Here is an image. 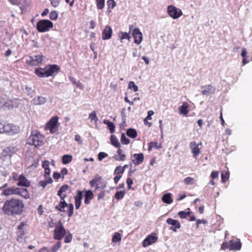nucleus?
I'll return each instance as SVG.
<instances>
[{
    "mask_svg": "<svg viewBox=\"0 0 252 252\" xmlns=\"http://www.w3.org/2000/svg\"><path fill=\"white\" fill-rule=\"evenodd\" d=\"M24 206V203L22 200L11 199L5 202L2 209L8 215H18L22 213Z\"/></svg>",
    "mask_w": 252,
    "mask_h": 252,
    "instance_id": "f257e3e1",
    "label": "nucleus"
},
{
    "mask_svg": "<svg viewBox=\"0 0 252 252\" xmlns=\"http://www.w3.org/2000/svg\"><path fill=\"white\" fill-rule=\"evenodd\" d=\"M60 70V67L56 64H48L44 68H38L34 70L35 74L39 77H48L53 76Z\"/></svg>",
    "mask_w": 252,
    "mask_h": 252,
    "instance_id": "f03ea898",
    "label": "nucleus"
},
{
    "mask_svg": "<svg viewBox=\"0 0 252 252\" xmlns=\"http://www.w3.org/2000/svg\"><path fill=\"white\" fill-rule=\"evenodd\" d=\"M44 142V137L37 131L32 132L30 136L27 140V144L34 145L35 147L42 146Z\"/></svg>",
    "mask_w": 252,
    "mask_h": 252,
    "instance_id": "7ed1b4c3",
    "label": "nucleus"
},
{
    "mask_svg": "<svg viewBox=\"0 0 252 252\" xmlns=\"http://www.w3.org/2000/svg\"><path fill=\"white\" fill-rule=\"evenodd\" d=\"M2 194L5 196L11 194H19L25 198L29 197V195L26 189H19L18 188L12 187L4 189Z\"/></svg>",
    "mask_w": 252,
    "mask_h": 252,
    "instance_id": "20e7f679",
    "label": "nucleus"
},
{
    "mask_svg": "<svg viewBox=\"0 0 252 252\" xmlns=\"http://www.w3.org/2000/svg\"><path fill=\"white\" fill-rule=\"evenodd\" d=\"M19 129L16 126L5 123H0V133H5L9 135H12L17 133Z\"/></svg>",
    "mask_w": 252,
    "mask_h": 252,
    "instance_id": "39448f33",
    "label": "nucleus"
},
{
    "mask_svg": "<svg viewBox=\"0 0 252 252\" xmlns=\"http://www.w3.org/2000/svg\"><path fill=\"white\" fill-rule=\"evenodd\" d=\"M89 184L92 187H95V190L103 189L106 187V183L98 175H96L94 178L90 181Z\"/></svg>",
    "mask_w": 252,
    "mask_h": 252,
    "instance_id": "423d86ee",
    "label": "nucleus"
},
{
    "mask_svg": "<svg viewBox=\"0 0 252 252\" xmlns=\"http://www.w3.org/2000/svg\"><path fill=\"white\" fill-rule=\"evenodd\" d=\"M53 27V23L50 20L46 19L39 20L36 24V29L40 32H48Z\"/></svg>",
    "mask_w": 252,
    "mask_h": 252,
    "instance_id": "0eeeda50",
    "label": "nucleus"
},
{
    "mask_svg": "<svg viewBox=\"0 0 252 252\" xmlns=\"http://www.w3.org/2000/svg\"><path fill=\"white\" fill-rule=\"evenodd\" d=\"M66 231L61 220H59L55 225L54 230V238L56 240H61L65 235Z\"/></svg>",
    "mask_w": 252,
    "mask_h": 252,
    "instance_id": "6e6552de",
    "label": "nucleus"
},
{
    "mask_svg": "<svg viewBox=\"0 0 252 252\" xmlns=\"http://www.w3.org/2000/svg\"><path fill=\"white\" fill-rule=\"evenodd\" d=\"M17 148L14 146H9L2 150L0 154V158L3 160L10 161L12 156L16 153Z\"/></svg>",
    "mask_w": 252,
    "mask_h": 252,
    "instance_id": "1a4fd4ad",
    "label": "nucleus"
},
{
    "mask_svg": "<svg viewBox=\"0 0 252 252\" xmlns=\"http://www.w3.org/2000/svg\"><path fill=\"white\" fill-rule=\"evenodd\" d=\"M167 11L169 15L174 19L178 18L182 15V10L173 5L169 6Z\"/></svg>",
    "mask_w": 252,
    "mask_h": 252,
    "instance_id": "9d476101",
    "label": "nucleus"
},
{
    "mask_svg": "<svg viewBox=\"0 0 252 252\" xmlns=\"http://www.w3.org/2000/svg\"><path fill=\"white\" fill-rule=\"evenodd\" d=\"M202 145V143H197L195 141H192L189 144V148L191 150V152L193 154V157L194 158L196 157L200 154V148L199 146Z\"/></svg>",
    "mask_w": 252,
    "mask_h": 252,
    "instance_id": "9b49d317",
    "label": "nucleus"
},
{
    "mask_svg": "<svg viewBox=\"0 0 252 252\" xmlns=\"http://www.w3.org/2000/svg\"><path fill=\"white\" fill-rule=\"evenodd\" d=\"M59 118L57 116H55L51 118L46 124V128L49 129L50 132L53 133L55 132L54 128L56 127Z\"/></svg>",
    "mask_w": 252,
    "mask_h": 252,
    "instance_id": "f8f14e48",
    "label": "nucleus"
},
{
    "mask_svg": "<svg viewBox=\"0 0 252 252\" xmlns=\"http://www.w3.org/2000/svg\"><path fill=\"white\" fill-rule=\"evenodd\" d=\"M166 221L167 223L172 225L169 228V229L174 232H176L178 229L181 228L180 223L176 220L172 219V218H168L166 220Z\"/></svg>",
    "mask_w": 252,
    "mask_h": 252,
    "instance_id": "ddd939ff",
    "label": "nucleus"
},
{
    "mask_svg": "<svg viewBox=\"0 0 252 252\" xmlns=\"http://www.w3.org/2000/svg\"><path fill=\"white\" fill-rule=\"evenodd\" d=\"M158 240V237L155 234H151L146 237L143 241L142 246L144 247H148L152 244L156 242Z\"/></svg>",
    "mask_w": 252,
    "mask_h": 252,
    "instance_id": "4468645a",
    "label": "nucleus"
},
{
    "mask_svg": "<svg viewBox=\"0 0 252 252\" xmlns=\"http://www.w3.org/2000/svg\"><path fill=\"white\" fill-rule=\"evenodd\" d=\"M201 88L202 89L201 92V94L207 96H209L210 94H214L216 90L215 88L211 85L202 86Z\"/></svg>",
    "mask_w": 252,
    "mask_h": 252,
    "instance_id": "2eb2a0df",
    "label": "nucleus"
},
{
    "mask_svg": "<svg viewBox=\"0 0 252 252\" xmlns=\"http://www.w3.org/2000/svg\"><path fill=\"white\" fill-rule=\"evenodd\" d=\"M132 36L134 39V43L139 44L142 41L143 36L139 28H135L132 32Z\"/></svg>",
    "mask_w": 252,
    "mask_h": 252,
    "instance_id": "dca6fc26",
    "label": "nucleus"
},
{
    "mask_svg": "<svg viewBox=\"0 0 252 252\" xmlns=\"http://www.w3.org/2000/svg\"><path fill=\"white\" fill-rule=\"evenodd\" d=\"M229 250L230 251H239L241 248V243L240 239H237L236 240H231L229 241Z\"/></svg>",
    "mask_w": 252,
    "mask_h": 252,
    "instance_id": "f3484780",
    "label": "nucleus"
},
{
    "mask_svg": "<svg viewBox=\"0 0 252 252\" xmlns=\"http://www.w3.org/2000/svg\"><path fill=\"white\" fill-rule=\"evenodd\" d=\"M133 158L131 163H130L131 167L132 163L136 165L141 164L144 160V155L143 153L134 154L133 155Z\"/></svg>",
    "mask_w": 252,
    "mask_h": 252,
    "instance_id": "a211bd4d",
    "label": "nucleus"
},
{
    "mask_svg": "<svg viewBox=\"0 0 252 252\" xmlns=\"http://www.w3.org/2000/svg\"><path fill=\"white\" fill-rule=\"evenodd\" d=\"M112 34V30L109 26H106L102 33V38L103 40L110 39Z\"/></svg>",
    "mask_w": 252,
    "mask_h": 252,
    "instance_id": "6ab92c4d",
    "label": "nucleus"
},
{
    "mask_svg": "<svg viewBox=\"0 0 252 252\" xmlns=\"http://www.w3.org/2000/svg\"><path fill=\"white\" fill-rule=\"evenodd\" d=\"M47 101V98L41 95L35 97L32 100V103L35 105H40L45 104Z\"/></svg>",
    "mask_w": 252,
    "mask_h": 252,
    "instance_id": "aec40b11",
    "label": "nucleus"
},
{
    "mask_svg": "<svg viewBox=\"0 0 252 252\" xmlns=\"http://www.w3.org/2000/svg\"><path fill=\"white\" fill-rule=\"evenodd\" d=\"M18 182L17 185L19 186H23L28 187L30 185V182L26 179V178L22 175H21L18 178Z\"/></svg>",
    "mask_w": 252,
    "mask_h": 252,
    "instance_id": "412c9836",
    "label": "nucleus"
},
{
    "mask_svg": "<svg viewBox=\"0 0 252 252\" xmlns=\"http://www.w3.org/2000/svg\"><path fill=\"white\" fill-rule=\"evenodd\" d=\"M82 195L83 192L81 190H79L78 191L77 194L74 197L75 205L76 209H78L80 207Z\"/></svg>",
    "mask_w": 252,
    "mask_h": 252,
    "instance_id": "4be33fe9",
    "label": "nucleus"
},
{
    "mask_svg": "<svg viewBox=\"0 0 252 252\" xmlns=\"http://www.w3.org/2000/svg\"><path fill=\"white\" fill-rule=\"evenodd\" d=\"M49 161L46 160L43 161L42 164V167L44 168V177L45 179L51 178L50 177V169L49 167Z\"/></svg>",
    "mask_w": 252,
    "mask_h": 252,
    "instance_id": "5701e85b",
    "label": "nucleus"
},
{
    "mask_svg": "<svg viewBox=\"0 0 252 252\" xmlns=\"http://www.w3.org/2000/svg\"><path fill=\"white\" fill-rule=\"evenodd\" d=\"M94 194L91 190H88L85 192L84 203L86 204L90 203V201L94 197Z\"/></svg>",
    "mask_w": 252,
    "mask_h": 252,
    "instance_id": "b1692460",
    "label": "nucleus"
},
{
    "mask_svg": "<svg viewBox=\"0 0 252 252\" xmlns=\"http://www.w3.org/2000/svg\"><path fill=\"white\" fill-rule=\"evenodd\" d=\"M189 105L187 102H184L181 106H180L179 108L180 112L181 114L184 115H187L189 113Z\"/></svg>",
    "mask_w": 252,
    "mask_h": 252,
    "instance_id": "393cba45",
    "label": "nucleus"
},
{
    "mask_svg": "<svg viewBox=\"0 0 252 252\" xmlns=\"http://www.w3.org/2000/svg\"><path fill=\"white\" fill-rule=\"evenodd\" d=\"M162 201L166 204H171L173 202V200L170 193H166L164 194L162 197Z\"/></svg>",
    "mask_w": 252,
    "mask_h": 252,
    "instance_id": "a878e982",
    "label": "nucleus"
},
{
    "mask_svg": "<svg viewBox=\"0 0 252 252\" xmlns=\"http://www.w3.org/2000/svg\"><path fill=\"white\" fill-rule=\"evenodd\" d=\"M67 206V203L65 201V200H63L61 201L60 203L57 206H56L55 208L59 210L60 212H64V208Z\"/></svg>",
    "mask_w": 252,
    "mask_h": 252,
    "instance_id": "bb28decb",
    "label": "nucleus"
},
{
    "mask_svg": "<svg viewBox=\"0 0 252 252\" xmlns=\"http://www.w3.org/2000/svg\"><path fill=\"white\" fill-rule=\"evenodd\" d=\"M103 122L107 126L111 133H113L115 132V126L113 123L107 120H104Z\"/></svg>",
    "mask_w": 252,
    "mask_h": 252,
    "instance_id": "cd10ccee",
    "label": "nucleus"
},
{
    "mask_svg": "<svg viewBox=\"0 0 252 252\" xmlns=\"http://www.w3.org/2000/svg\"><path fill=\"white\" fill-rule=\"evenodd\" d=\"M119 37L121 42H123L124 39H127L129 41L131 38V36L129 35V33L126 32H120Z\"/></svg>",
    "mask_w": 252,
    "mask_h": 252,
    "instance_id": "c85d7f7f",
    "label": "nucleus"
},
{
    "mask_svg": "<svg viewBox=\"0 0 252 252\" xmlns=\"http://www.w3.org/2000/svg\"><path fill=\"white\" fill-rule=\"evenodd\" d=\"M126 134L131 138H135L137 135V133L135 129L130 128L127 130Z\"/></svg>",
    "mask_w": 252,
    "mask_h": 252,
    "instance_id": "c756f323",
    "label": "nucleus"
},
{
    "mask_svg": "<svg viewBox=\"0 0 252 252\" xmlns=\"http://www.w3.org/2000/svg\"><path fill=\"white\" fill-rule=\"evenodd\" d=\"M111 144L116 148H120L121 144L118 141L117 138L114 135H112L110 137Z\"/></svg>",
    "mask_w": 252,
    "mask_h": 252,
    "instance_id": "7c9ffc66",
    "label": "nucleus"
},
{
    "mask_svg": "<svg viewBox=\"0 0 252 252\" xmlns=\"http://www.w3.org/2000/svg\"><path fill=\"white\" fill-rule=\"evenodd\" d=\"M72 159V156L70 155H65L62 157V162L63 164H66L70 162Z\"/></svg>",
    "mask_w": 252,
    "mask_h": 252,
    "instance_id": "2f4dec72",
    "label": "nucleus"
},
{
    "mask_svg": "<svg viewBox=\"0 0 252 252\" xmlns=\"http://www.w3.org/2000/svg\"><path fill=\"white\" fill-rule=\"evenodd\" d=\"M53 182V180L51 178H48L47 179L45 178V180L41 181L39 182V185L43 188H45L47 186V184H51Z\"/></svg>",
    "mask_w": 252,
    "mask_h": 252,
    "instance_id": "473e14b6",
    "label": "nucleus"
},
{
    "mask_svg": "<svg viewBox=\"0 0 252 252\" xmlns=\"http://www.w3.org/2000/svg\"><path fill=\"white\" fill-rule=\"evenodd\" d=\"M24 226V223L23 222H21L18 226V232H17V234L18 235V236L20 237L21 238H22L25 234L24 230L23 229Z\"/></svg>",
    "mask_w": 252,
    "mask_h": 252,
    "instance_id": "72a5a7b5",
    "label": "nucleus"
},
{
    "mask_svg": "<svg viewBox=\"0 0 252 252\" xmlns=\"http://www.w3.org/2000/svg\"><path fill=\"white\" fill-rule=\"evenodd\" d=\"M121 141L123 144L127 145L129 143L130 140L125 135L124 133H122L121 134Z\"/></svg>",
    "mask_w": 252,
    "mask_h": 252,
    "instance_id": "f704fd0d",
    "label": "nucleus"
},
{
    "mask_svg": "<svg viewBox=\"0 0 252 252\" xmlns=\"http://www.w3.org/2000/svg\"><path fill=\"white\" fill-rule=\"evenodd\" d=\"M191 212L189 211L186 212L185 211H181L178 212V215L181 219H183L186 218L188 216H189L191 214Z\"/></svg>",
    "mask_w": 252,
    "mask_h": 252,
    "instance_id": "c9c22d12",
    "label": "nucleus"
},
{
    "mask_svg": "<svg viewBox=\"0 0 252 252\" xmlns=\"http://www.w3.org/2000/svg\"><path fill=\"white\" fill-rule=\"evenodd\" d=\"M125 193V190L117 191L115 193V197L118 200H120L124 197Z\"/></svg>",
    "mask_w": 252,
    "mask_h": 252,
    "instance_id": "e433bc0d",
    "label": "nucleus"
},
{
    "mask_svg": "<svg viewBox=\"0 0 252 252\" xmlns=\"http://www.w3.org/2000/svg\"><path fill=\"white\" fill-rule=\"evenodd\" d=\"M117 153L120 156L119 158H116L117 160L124 161L126 159V156L125 154H122V150L119 148Z\"/></svg>",
    "mask_w": 252,
    "mask_h": 252,
    "instance_id": "4c0bfd02",
    "label": "nucleus"
},
{
    "mask_svg": "<svg viewBox=\"0 0 252 252\" xmlns=\"http://www.w3.org/2000/svg\"><path fill=\"white\" fill-rule=\"evenodd\" d=\"M121 239L122 238L121 234L118 232H116L114 233V235L113 236L112 241L115 243L118 242L121 240Z\"/></svg>",
    "mask_w": 252,
    "mask_h": 252,
    "instance_id": "58836bf2",
    "label": "nucleus"
},
{
    "mask_svg": "<svg viewBox=\"0 0 252 252\" xmlns=\"http://www.w3.org/2000/svg\"><path fill=\"white\" fill-rule=\"evenodd\" d=\"M34 56H29L28 59L27 60V63L31 65H36V62L35 61Z\"/></svg>",
    "mask_w": 252,
    "mask_h": 252,
    "instance_id": "ea45409f",
    "label": "nucleus"
},
{
    "mask_svg": "<svg viewBox=\"0 0 252 252\" xmlns=\"http://www.w3.org/2000/svg\"><path fill=\"white\" fill-rule=\"evenodd\" d=\"M69 187L67 185H63L62 186L58 191L57 195L58 196H60L61 194H62L63 192H65Z\"/></svg>",
    "mask_w": 252,
    "mask_h": 252,
    "instance_id": "a19ab883",
    "label": "nucleus"
},
{
    "mask_svg": "<svg viewBox=\"0 0 252 252\" xmlns=\"http://www.w3.org/2000/svg\"><path fill=\"white\" fill-rule=\"evenodd\" d=\"M221 182L222 183H224L229 178V173L228 172H225L223 171L221 173Z\"/></svg>",
    "mask_w": 252,
    "mask_h": 252,
    "instance_id": "79ce46f5",
    "label": "nucleus"
},
{
    "mask_svg": "<svg viewBox=\"0 0 252 252\" xmlns=\"http://www.w3.org/2000/svg\"><path fill=\"white\" fill-rule=\"evenodd\" d=\"M44 57L42 55H38L34 56L35 61L36 62V65L39 63H40L42 62L43 58Z\"/></svg>",
    "mask_w": 252,
    "mask_h": 252,
    "instance_id": "37998d69",
    "label": "nucleus"
},
{
    "mask_svg": "<svg viewBox=\"0 0 252 252\" xmlns=\"http://www.w3.org/2000/svg\"><path fill=\"white\" fill-rule=\"evenodd\" d=\"M67 206L68 207V216L69 218H70L71 217H72L73 214V205L72 203H70L69 204H67Z\"/></svg>",
    "mask_w": 252,
    "mask_h": 252,
    "instance_id": "c03bdc74",
    "label": "nucleus"
},
{
    "mask_svg": "<svg viewBox=\"0 0 252 252\" xmlns=\"http://www.w3.org/2000/svg\"><path fill=\"white\" fill-rule=\"evenodd\" d=\"M61 242L58 241L56 243V245H54L52 248L51 251L52 252H57V251L61 248Z\"/></svg>",
    "mask_w": 252,
    "mask_h": 252,
    "instance_id": "a18cd8bd",
    "label": "nucleus"
},
{
    "mask_svg": "<svg viewBox=\"0 0 252 252\" xmlns=\"http://www.w3.org/2000/svg\"><path fill=\"white\" fill-rule=\"evenodd\" d=\"M107 4L108 9L114 8L116 5V2L114 0H108L107 1Z\"/></svg>",
    "mask_w": 252,
    "mask_h": 252,
    "instance_id": "49530a36",
    "label": "nucleus"
},
{
    "mask_svg": "<svg viewBox=\"0 0 252 252\" xmlns=\"http://www.w3.org/2000/svg\"><path fill=\"white\" fill-rule=\"evenodd\" d=\"M58 17V13L55 11L51 12L49 14V18L52 20H56Z\"/></svg>",
    "mask_w": 252,
    "mask_h": 252,
    "instance_id": "de8ad7c7",
    "label": "nucleus"
},
{
    "mask_svg": "<svg viewBox=\"0 0 252 252\" xmlns=\"http://www.w3.org/2000/svg\"><path fill=\"white\" fill-rule=\"evenodd\" d=\"M128 88L129 89H132L134 92H137L138 90V87L135 84L134 82L133 81L129 82L128 84Z\"/></svg>",
    "mask_w": 252,
    "mask_h": 252,
    "instance_id": "09e8293b",
    "label": "nucleus"
},
{
    "mask_svg": "<svg viewBox=\"0 0 252 252\" xmlns=\"http://www.w3.org/2000/svg\"><path fill=\"white\" fill-rule=\"evenodd\" d=\"M105 0H96V5L98 9H102L104 5Z\"/></svg>",
    "mask_w": 252,
    "mask_h": 252,
    "instance_id": "8fccbe9b",
    "label": "nucleus"
},
{
    "mask_svg": "<svg viewBox=\"0 0 252 252\" xmlns=\"http://www.w3.org/2000/svg\"><path fill=\"white\" fill-rule=\"evenodd\" d=\"M89 119H91L92 121H94L96 122L98 120V119L96 117V114L95 111H93L91 113H90L89 114Z\"/></svg>",
    "mask_w": 252,
    "mask_h": 252,
    "instance_id": "3c124183",
    "label": "nucleus"
},
{
    "mask_svg": "<svg viewBox=\"0 0 252 252\" xmlns=\"http://www.w3.org/2000/svg\"><path fill=\"white\" fill-rule=\"evenodd\" d=\"M193 181L194 179L190 177H187L184 180V182L186 185H192L193 184Z\"/></svg>",
    "mask_w": 252,
    "mask_h": 252,
    "instance_id": "603ef678",
    "label": "nucleus"
},
{
    "mask_svg": "<svg viewBox=\"0 0 252 252\" xmlns=\"http://www.w3.org/2000/svg\"><path fill=\"white\" fill-rule=\"evenodd\" d=\"M124 172V169L122 168V167L120 166H118L116 167L114 173L115 174H119L120 173H123Z\"/></svg>",
    "mask_w": 252,
    "mask_h": 252,
    "instance_id": "864d4df0",
    "label": "nucleus"
},
{
    "mask_svg": "<svg viewBox=\"0 0 252 252\" xmlns=\"http://www.w3.org/2000/svg\"><path fill=\"white\" fill-rule=\"evenodd\" d=\"M72 235L70 233H69L65 236L64 240V242L66 243H70L72 240Z\"/></svg>",
    "mask_w": 252,
    "mask_h": 252,
    "instance_id": "5fc2aeb1",
    "label": "nucleus"
},
{
    "mask_svg": "<svg viewBox=\"0 0 252 252\" xmlns=\"http://www.w3.org/2000/svg\"><path fill=\"white\" fill-rule=\"evenodd\" d=\"M107 154L104 152H100L98 155V159L99 160H102L104 158L107 156Z\"/></svg>",
    "mask_w": 252,
    "mask_h": 252,
    "instance_id": "6e6d98bb",
    "label": "nucleus"
},
{
    "mask_svg": "<svg viewBox=\"0 0 252 252\" xmlns=\"http://www.w3.org/2000/svg\"><path fill=\"white\" fill-rule=\"evenodd\" d=\"M51 4L55 7H57L60 4V0H50Z\"/></svg>",
    "mask_w": 252,
    "mask_h": 252,
    "instance_id": "4d7b16f0",
    "label": "nucleus"
},
{
    "mask_svg": "<svg viewBox=\"0 0 252 252\" xmlns=\"http://www.w3.org/2000/svg\"><path fill=\"white\" fill-rule=\"evenodd\" d=\"M153 148H155L157 149L161 148V145L158 142H151Z\"/></svg>",
    "mask_w": 252,
    "mask_h": 252,
    "instance_id": "13d9d810",
    "label": "nucleus"
},
{
    "mask_svg": "<svg viewBox=\"0 0 252 252\" xmlns=\"http://www.w3.org/2000/svg\"><path fill=\"white\" fill-rule=\"evenodd\" d=\"M75 140L78 143L79 145H81L83 143L81 137L79 135H76L75 136Z\"/></svg>",
    "mask_w": 252,
    "mask_h": 252,
    "instance_id": "bf43d9fd",
    "label": "nucleus"
},
{
    "mask_svg": "<svg viewBox=\"0 0 252 252\" xmlns=\"http://www.w3.org/2000/svg\"><path fill=\"white\" fill-rule=\"evenodd\" d=\"M26 91L27 93L28 94V95H32L34 92L33 90L31 87H26Z\"/></svg>",
    "mask_w": 252,
    "mask_h": 252,
    "instance_id": "052dcab7",
    "label": "nucleus"
},
{
    "mask_svg": "<svg viewBox=\"0 0 252 252\" xmlns=\"http://www.w3.org/2000/svg\"><path fill=\"white\" fill-rule=\"evenodd\" d=\"M206 224L207 223V221L205 220H196V227H198L199 224L200 223Z\"/></svg>",
    "mask_w": 252,
    "mask_h": 252,
    "instance_id": "680f3d73",
    "label": "nucleus"
},
{
    "mask_svg": "<svg viewBox=\"0 0 252 252\" xmlns=\"http://www.w3.org/2000/svg\"><path fill=\"white\" fill-rule=\"evenodd\" d=\"M126 184L128 186V189H130L131 185L133 184L132 180L130 178H128L126 180Z\"/></svg>",
    "mask_w": 252,
    "mask_h": 252,
    "instance_id": "e2e57ef3",
    "label": "nucleus"
},
{
    "mask_svg": "<svg viewBox=\"0 0 252 252\" xmlns=\"http://www.w3.org/2000/svg\"><path fill=\"white\" fill-rule=\"evenodd\" d=\"M219 172L218 171H213L211 174V177L212 179H216L218 177Z\"/></svg>",
    "mask_w": 252,
    "mask_h": 252,
    "instance_id": "0e129e2a",
    "label": "nucleus"
},
{
    "mask_svg": "<svg viewBox=\"0 0 252 252\" xmlns=\"http://www.w3.org/2000/svg\"><path fill=\"white\" fill-rule=\"evenodd\" d=\"M125 111H126V109L125 108H123L122 110V112H121V115H122V119H123V123H126V115H125Z\"/></svg>",
    "mask_w": 252,
    "mask_h": 252,
    "instance_id": "69168bd1",
    "label": "nucleus"
},
{
    "mask_svg": "<svg viewBox=\"0 0 252 252\" xmlns=\"http://www.w3.org/2000/svg\"><path fill=\"white\" fill-rule=\"evenodd\" d=\"M70 79L74 84H75L76 85V86L77 87H78V88L81 87V84L79 81H78V82L76 81L73 78H71Z\"/></svg>",
    "mask_w": 252,
    "mask_h": 252,
    "instance_id": "338daca9",
    "label": "nucleus"
},
{
    "mask_svg": "<svg viewBox=\"0 0 252 252\" xmlns=\"http://www.w3.org/2000/svg\"><path fill=\"white\" fill-rule=\"evenodd\" d=\"M229 245H228L226 243H223L221 246V249L223 250H225L226 249H228L229 250Z\"/></svg>",
    "mask_w": 252,
    "mask_h": 252,
    "instance_id": "774afa93",
    "label": "nucleus"
}]
</instances>
